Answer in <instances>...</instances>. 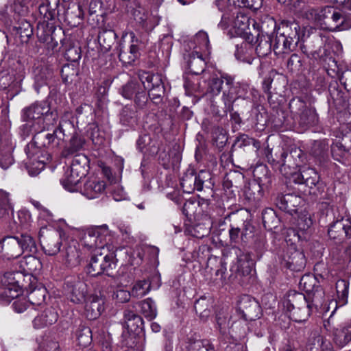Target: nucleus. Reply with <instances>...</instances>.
<instances>
[{"label":"nucleus","instance_id":"52","mask_svg":"<svg viewBox=\"0 0 351 351\" xmlns=\"http://www.w3.org/2000/svg\"><path fill=\"white\" fill-rule=\"evenodd\" d=\"M316 280L315 278L311 275L303 276L300 281V285L306 293H311L313 291Z\"/></svg>","mask_w":351,"mask_h":351},{"label":"nucleus","instance_id":"55","mask_svg":"<svg viewBox=\"0 0 351 351\" xmlns=\"http://www.w3.org/2000/svg\"><path fill=\"white\" fill-rule=\"evenodd\" d=\"M302 60L300 57L293 53L287 62V67L291 71H299L302 68Z\"/></svg>","mask_w":351,"mask_h":351},{"label":"nucleus","instance_id":"5","mask_svg":"<svg viewBox=\"0 0 351 351\" xmlns=\"http://www.w3.org/2000/svg\"><path fill=\"white\" fill-rule=\"evenodd\" d=\"M23 118L24 121L35 120L40 123H45L41 130L48 129L49 125L56 123L58 113L56 110H51L49 104L45 101H36L30 106L23 110Z\"/></svg>","mask_w":351,"mask_h":351},{"label":"nucleus","instance_id":"21","mask_svg":"<svg viewBox=\"0 0 351 351\" xmlns=\"http://www.w3.org/2000/svg\"><path fill=\"white\" fill-rule=\"evenodd\" d=\"M106 188L105 181L97 177H90L84 183L82 194L89 199L98 198L104 193Z\"/></svg>","mask_w":351,"mask_h":351},{"label":"nucleus","instance_id":"20","mask_svg":"<svg viewBox=\"0 0 351 351\" xmlns=\"http://www.w3.org/2000/svg\"><path fill=\"white\" fill-rule=\"evenodd\" d=\"M286 266L294 271H302L306 265V258L304 253L298 250L295 245L289 246L284 255Z\"/></svg>","mask_w":351,"mask_h":351},{"label":"nucleus","instance_id":"48","mask_svg":"<svg viewBox=\"0 0 351 351\" xmlns=\"http://www.w3.org/2000/svg\"><path fill=\"white\" fill-rule=\"evenodd\" d=\"M337 293L340 305H344L348 302L349 284L344 280H339L336 284Z\"/></svg>","mask_w":351,"mask_h":351},{"label":"nucleus","instance_id":"18","mask_svg":"<svg viewBox=\"0 0 351 351\" xmlns=\"http://www.w3.org/2000/svg\"><path fill=\"white\" fill-rule=\"evenodd\" d=\"M330 239L338 242L351 238V221L343 217L332 222L328 230Z\"/></svg>","mask_w":351,"mask_h":351},{"label":"nucleus","instance_id":"17","mask_svg":"<svg viewBox=\"0 0 351 351\" xmlns=\"http://www.w3.org/2000/svg\"><path fill=\"white\" fill-rule=\"evenodd\" d=\"M238 311L245 319L253 320L260 317L261 307L258 302L248 295L240 297L237 304Z\"/></svg>","mask_w":351,"mask_h":351},{"label":"nucleus","instance_id":"24","mask_svg":"<svg viewBox=\"0 0 351 351\" xmlns=\"http://www.w3.org/2000/svg\"><path fill=\"white\" fill-rule=\"evenodd\" d=\"M253 41L254 38H250V36H247L245 40L236 45L234 56L238 60L250 64L252 63L254 60Z\"/></svg>","mask_w":351,"mask_h":351},{"label":"nucleus","instance_id":"10","mask_svg":"<svg viewBox=\"0 0 351 351\" xmlns=\"http://www.w3.org/2000/svg\"><path fill=\"white\" fill-rule=\"evenodd\" d=\"M289 109L293 117L302 127L314 125L317 121L315 110L307 106L306 104L300 97L293 98L290 101Z\"/></svg>","mask_w":351,"mask_h":351},{"label":"nucleus","instance_id":"4","mask_svg":"<svg viewBox=\"0 0 351 351\" xmlns=\"http://www.w3.org/2000/svg\"><path fill=\"white\" fill-rule=\"evenodd\" d=\"M283 32L276 35L274 51L276 55L289 54L295 50L304 32L297 23H291L282 28Z\"/></svg>","mask_w":351,"mask_h":351},{"label":"nucleus","instance_id":"56","mask_svg":"<svg viewBox=\"0 0 351 351\" xmlns=\"http://www.w3.org/2000/svg\"><path fill=\"white\" fill-rule=\"evenodd\" d=\"M152 140L149 135L145 134L138 138L136 142V146L139 151L147 153L150 151L148 146L151 144Z\"/></svg>","mask_w":351,"mask_h":351},{"label":"nucleus","instance_id":"39","mask_svg":"<svg viewBox=\"0 0 351 351\" xmlns=\"http://www.w3.org/2000/svg\"><path fill=\"white\" fill-rule=\"evenodd\" d=\"M141 312L149 320H152L157 315V309L154 302L151 298H147L138 304Z\"/></svg>","mask_w":351,"mask_h":351},{"label":"nucleus","instance_id":"12","mask_svg":"<svg viewBox=\"0 0 351 351\" xmlns=\"http://www.w3.org/2000/svg\"><path fill=\"white\" fill-rule=\"evenodd\" d=\"M24 66L19 62L14 64L5 71L0 73V89H17L25 77Z\"/></svg>","mask_w":351,"mask_h":351},{"label":"nucleus","instance_id":"22","mask_svg":"<svg viewBox=\"0 0 351 351\" xmlns=\"http://www.w3.org/2000/svg\"><path fill=\"white\" fill-rule=\"evenodd\" d=\"M8 259L16 258L22 254V250L16 237H8L0 241V255Z\"/></svg>","mask_w":351,"mask_h":351},{"label":"nucleus","instance_id":"45","mask_svg":"<svg viewBox=\"0 0 351 351\" xmlns=\"http://www.w3.org/2000/svg\"><path fill=\"white\" fill-rule=\"evenodd\" d=\"M75 337L78 344L82 346H86L92 341V333L90 328L80 326L75 332Z\"/></svg>","mask_w":351,"mask_h":351},{"label":"nucleus","instance_id":"61","mask_svg":"<svg viewBox=\"0 0 351 351\" xmlns=\"http://www.w3.org/2000/svg\"><path fill=\"white\" fill-rule=\"evenodd\" d=\"M305 16L308 20L312 21L320 22L323 20L322 10L318 11L317 9L309 8L305 12Z\"/></svg>","mask_w":351,"mask_h":351},{"label":"nucleus","instance_id":"42","mask_svg":"<svg viewBox=\"0 0 351 351\" xmlns=\"http://www.w3.org/2000/svg\"><path fill=\"white\" fill-rule=\"evenodd\" d=\"M186 351H215V347L208 339H197L189 342Z\"/></svg>","mask_w":351,"mask_h":351},{"label":"nucleus","instance_id":"3","mask_svg":"<svg viewBox=\"0 0 351 351\" xmlns=\"http://www.w3.org/2000/svg\"><path fill=\"white\" fill-rule=\"evenodd\" d=\"M71 112H65L60 121L58 128L53 133L42 134L38 132L34 136V141L25 147V151L27 157L31 159L38 153L36 145L40 144L38 141L43 138H45V141L40 145L44 147H56L59 146L66 135V133H69L74 130L73 122L71 120Z\"/></svg>","mask_w":351,"mask_h":351},{"label":"nucleus","instance_id":"32","mask_svg":"<svg viewBox=\"0 0 351 351\" xmlns=\"http://www.w3.org/2000/svg\"><path fill=\"white\" fill-rule=\"evenodd\" d=\"M82 178L66 169L60 180V183L66 190L74 192L77 191L79 182Z\"/></svg>","mask_w":351,"mask_h":351},{"label":"nucleus","instance_id":"49","mask_svg":"<svg viewBox=\"0 0 351 351\" xmlns=\"http://www.w3.org/2000/svg\"><path fill=\"white\" fill-rule=\"evenodd\" d=\"M194 44L195 51L199 49L201 53L202 51L207 50L209 47V39L207 33L203 31L197 33L194 38Z\"/></svg>","mask_w":351,"mask_h":351},{"label":"nucleus","instance_id":"35","mask_svg":"<svg viewBox=\"0 0 351 351\" xmlns=\"http://www.w3.org/2000/svg\"><path fill=\"white\" fill-rule=\"evenodd\" d=\"M13 211L10 194L5 190L0 189V217L12 215Z\"/></svg>","mask_w":351,"mask_h":351},{"label":"nucleus","instance_id":"50","mask_svg":"<svg viewBox=\"0 0 351 351\" xmlns=\"http://www.w3.org/2000/svg\"><path fill=\"white\" fill-rule=\"evenodd\" d=\"M27 0H13L10 3V10L19 15H23L27 12Z\"/></svg>","mask_w":351,"mask_h":351},{"label":"nucleus","instance_id":"57","mask_svg":"<svg viewBox=\"0 0 351 351\" xmlns=\"http://www.w3.org/2000/svg\"><path fill=\"white\" fill-rule=\"evenodd\" d=\"M319 176L318 173L315 174L313 176H312L308 180H306L304 184L311 189L313 187H317L318 192L321 193L324 189V184L319 180Z\"/></svg>","mask_w":351,"mask_h":351},{"label":"nucleus","instance_id":"33","mask_svg":"<svg viewBox=\"0 0 351 351\" xmlns=\"http://www.w3.org/2000/svg\"><path fill=\"white\" fill-rule=\"evenodd\" d=\"M52 75V71L47 68H42L34 71V88L38 93L41 87L47 85Z\"/></svg>","mask_w":351,"mask_h":351},{"label":"nucleus","instance_id":"14","mask_svg":"<svg viewBox=\"0 0 351 351\" xmlns=\"http://www.w3.org/2000/svg\"><path fill=\"white\" fill-rule=\"evenodd\" d=\"M91 258L88 265L86 267V272L92 276H97L103 273H106L110 276V270L112 269V258L110 256L106 255L101 256V253L92 254Z\"/></svg>","mask_w":351,"mask_h":351},{"label":"nucleus","instance_id":"29","mask_svg":"<svg viewBox=\"0 0 351 351\" xmlns=\"http://www.w3.org/2000/svg\"><path fill=\"white\" fill-rule=\"evenodd\" d=\"M88 159L84 154L75 155L72 159L71 165L66 169L78 176L84 177L88 173Z\"/></svg>","mask_w":351,"mask_h":351},{"label":"nucleus","instance_id":"37","mask_svg":"<svg viewBox=\"0 0 351 351\" xmlns=\"http://www.w3.org/2000/svg\"><path fill=\"white\" fill-rule=\"evenodd\" d=\"M324 345V337L317 331H312L306 343L304 351H321Z\"/></svg>","mask_w":351,"mask_h":351},{"label":"nucleus","instance_id":"16","mask_svg":"<svg viewBox=\"0 0 351 351\" xmlns=\"http://www.w3.org/2000/svg\"><path fill=\"white\" fill-rule=\"evenodd\" d=\"M205 171H200L196 175L193 169H188L180 180V185L183 192L186 193H191L195 190L200 191L203 189Z\"/></svg>","mask_w":351,"mask_h":351},{"label":"nucleus","instance_id":"31","mask_svg":"<svg viewBox=\"0 0 351 351\" xmlns=\"http://www.w3.org/2000/svg\"><path fill=\"white\" fill-rule=\"evenodd\" d=\"M301 198L293 194H285L278 195L276 199V204L280 209L283 210H292L300 203Z\"/></svg>","mask_w":351,"mask_h":351},{"label":"nucleus","instance_id":"6","mask_svg":"<svg viewBox=\"0 0 351 351\" xmlns=\"http://www.w3.org/2000/svg\"><path fill=\"white\" fill-rule=\"evenodd\" d=\"M226 89L222 95V101L225 105V111L233 110V104L239 98L249 99L250 86L246 84L236 82L232 75H226Z\"/></svg>","mask_w":351,"mask_h":351},{"label":"nucleus","instance_id":"51","mask_svg":"<svg viewBox=\"0 0 351 351\" xmlns=\"http://www.w3.org/2000/svg\"><path fill=\"white\" fill-rule=\"evenodd\" d=\"M233 24L240 33L244 32L249 27V18L245 14H239L234 19Z\"/></svg>","mask_w":351,"mask_h":351},{"label":"nucleus","instance_id":"26","mask_svg":"<svg viewBox=\"0 0 351 351\" xmlns=\"http://www.w3.org/2000/svg\"><path fill=\"white\" fill-rule=\"evenodd\" d=\"M58 318V314L56 309L49 306L34 318L33 324L36 328H42L55 324Z\"/></svg>","mask_w":351,"mask_h":351},{"label":"nucleus","instance_id":"13","mask_svg":"<svg viewBox=\"0 0 351 351\" xmlns=\"http://www.w3.org/2000/svg\"><path fill=\"white\" fill-rule=\"evenodd\" d=\"M88 254L84 249L80 248V244L75 239H66L63 250V259L66 266L75 267L87 257Z\"/></svg>","mask_w":351,"mask_h":351},{"label":"nucleus","instance_id":"19","mask_svg":"<svg viewBox=\"0 0 351 351\" xmlns=\"http://www.w3.org/2000/svg\"><path fill=\"white\" fill-rule=\"evenodd\" d=\"M131 44L126 47L123 41L119 45V58L123 64H132L140 56L138 40L134 33L130 34Z\"/></svg>","mask_w":351,"mask_h":351},{"label":"nucleus","instance_id":"46","mask_svg":"<svg viewBox=\"0 0 351 351\" xmlns=\"http://www.w3.org/2000/svg\"><path fill=\"white\" fill-rule=\"evenodd\" d=\"M117 34L113 30H104L99 33L98 40L106 49H110L114 44Z\"/></svg>","mask_w":351,"mask_h":351},{"label":"nucleus","instance_id":"62","mask_svg":"<svg viewBox=\"0 0 351 351\" xmlns=\"http://www.w3.org/2000/svg\"><path fill=\"white\" fill-rule=\"evenodd\" d=\"M101 347L102 351H119L117 345H113L111 337L110 336L105 337L101 341Z\"/></svg>","mask_w":351,"mask_h":351},{"label":"nucleus","instance_id":"30","mask_svg":"<svg viewBox=\"0 0 351 351\" xmlns=\"http://www.w3.org/2000/svg\"><path fill=\"white\" fill-rule=\"evenodd\" d=\"M226 75H230L226 73H220L219 76L213 75L208 81V91L213 95H218L221 91L224 93L226 89Z\"/></svg>","mask_w":351,"mask_h":351},{"label":"nucleus","instance_id":"2","mask_svg":"<svg viewBox=\"0 0 351 351\" xmlns=\"http://www.w3.org/2000/svg\"><path fill=\"white\" fill-rule=\"evenodd\" d=\"M324 293L322 289H317L312 295L310 302L302 293L290 291L287 299L284 302V306L291 313V317L296 322H302L310 316L313 306L317 308L324 302Z\"/></svg>","mask_w":351,"mask_h":351},{"label":"nucleus","instance_id":"34","mask_svg":"<svg viewBox=\"0 0 351 351\" xmlns=\"http://www.w3.org/2000/svg\"><path fill=\"white\" fill-rule=\"evenodd\" d=\"M21 267L25 271L33 276V274H36L41 269L42 263L36 256L27 255L21 262Z\"/></svg>","mask_w":351,"mask_h":351},{"label":"nucleus","instance_id":"15","mask_svg":"<svg viewBox=\"0 0 351 351\" xmlns=\"http://www.w3.org/2000/svg\"><path fill=\"white\" fill-rule=\"evenodd\" d=\"M237 256L236 261L233 263L231 270L240 278L247 277L251 275L254 267V262L250 254L244 252L239 247H233Z\"/></svg>","mask_w":351,"mask_h":351},{"label":"nucleus","instance_id":"38","mask_svg":"<svg viewBox=\"0 0 351 351\" xmlns=\"http://www.w3.org/2000/svg\"><path fill=\"white\" fill-rule=\"evenodd\" d=\"M138 119L137 111L132 106H124L120 113V122L123 125L132 126L136 123Z\"/></svg>","mask_w":351,"mask_h":351},{"label":"nucleus","instance_id":"23","mask_svg":"<svg viewBox=\"0 0 351 351\" xmlns=\"http://www.w3.org/2000/svg\"><path fill=\"white\" fill-rule=\"evenodd\" d=\"M84 302L86 315L89 319H97L104 311L105 298L101 295H91Z\"/></svg>","mask_w":351,"mask_h":351},{"label":"nucleus","instance_id":"53","mask_svg":"<svg viewBox=\"0 0 351 351\" xmlns=\"http://www.w3.org/2000/svg\"><path fill=\"white\" fill-rule=\"evenodd\" d=\"M28 173L31 176H38L45 168V163L41 160L27 162L26 166Z\"/></svg>","mask_w":351,"mask_h":351},{"label":"nucleus","instance_id":"28","mask_svg":"<svg viewBox=\"0 0 351 351\" xmlns=\"http://www.w3.org/2000/svg\"><path fill=\"white\" fill-rule=\"evenodd\" d=\"M334 343L339 347L343 348L351 341V322L347 323L340 328H333Z\"/></svg>","mask_w":351,"mask_h":351},{"label":"nucleus","instance_id":"8","mask_svg":"<svg viewBox=\"0 0 351 351\" xmlns=\"http://www.w3.org/2000/svg\"><path fill=\"white\" fill-rule=\"evenodd\" d=\"M23 278V276L19 271L0 273V284L3 287L0 292V299L8 303L17 298L23 286L21 285V279Z\"/></svg>","mask_w":351,"mask_h":351},{"label":"nucleus","instance_id":"60","mask_svg":"<svg viewBox=\"0 0 351 351\" xmlns=\"http://www.w3.org/2000/svg\"><path fill=\"white\" fill-rule=\"evenodd\" d=\"M317 172L313 168H305L304 169L300 174L297 175L298 183L299 184H304V182L308 180L312 176H313Z\"/></svg>","mask_w":351,"mask_h":351},{"label":"nucleus","instance_id":"43","mask_svg":"<svg viewBox=\"0 0 351 351\" xmlns=\"http://www.w3.org/2000/svg\"><path fill=\"white\" fill-rule=\"evenodd\" d=\"M271 51V38L269 36H261L258 39V44L255 48V52L260 58H263Z\"/></svg>","mask_w":351,"mask_h":351},{"label":"nucleus","instance_id":"9","mask_svg":"<svg viewBox=\"0 0 351 351\" xmlns=\"http://www.w3.org/2000/svg\"><path fill=\"white\" fill-rule=\"evenodd\" d=\"M63 289L66 298L75 304L83 303L88 293L86 281L80 276L66 277Z\"/></svg>","mask_w":351,"mask_h":351},{"label":"nucleus","instance_id":"54","mask_svg":"<svg viewBox=\"0 0 351 351\" xmlns=\"http://www.w3.org/2000/svg\"><path fill=\"white\" fill-rule=\"evenodd\" d=\"M84 144V139L78 136H74L71 138L70 141V145L68 149V152L69 154H74L78 151H80Z\"/></svg>","mask_w":351,"mask_h":351},{"label":"nucleus","instance_id":"25","mask_svg":"<svg viewBox=\"0 0 351 351\" xmlns=\"http://www.w3.org/2000/svg\"><path fill=\"white\" fill-rule=\"evenodd\" d=\"M184 58L191 73L199 75L204 71L206 63L199 51H193L191 53H185Z\"/></svg>","mask_w":351,"mask_h":351},{"label":"nucleus","instance_id":"47","mask_svg":"<svg viewBox=\"0 0 351 351\" xmlns=\"http://www.w3.org/2000/svg\"><path fill=\"white\" fill-rule=\"evenodd\" d=\"M150 283L145 280L136 282L131 291L132 297H143L150 291Z\"/></svg>","mask_w":351,"mask_h":351},{"label":"nucleus","instance_id":"7","mask_svg":"<svg viewBox=\"0 0 351 351\" xmlns=\"http://www.w3.org/2000/svg\"><path fill=\"white\" fill-rule=\"evenodd\" d=\"M108 232V227L106 224L87 228L82 239L84 251L87 254L99 253L105 245L104 239Z\"/></svg>","mask_w":351,"mask_h":351},{"label":"nucleus","instance_id":"27","mask_svg":"<svg viewBox=\"0 0 351 351\" xmlns=\"http://www.w3.org/2000/svg\"><path fill=\"white\" fill-rule=\"evenodd\" d=\"M13 149L14 147L10 141L0 139V167L3 169H7L14 164Z\"/></svg>","mask_w":351,"mask_h":351},{"label":"nucleus","instance_id":"58","mask_svg":"<svg viewBox=\"0 0 351 351\" xmlns=\"http://www.w3.org/2000/svg\"><path fill=\"white\" fill-rule=\"evenodd\" d=\"M130 297H132L131 291L130 292L123 289L116 290L112 295L114 299L121 303L128 302Z\"/></svg>","mask_w":351,"mask_h":351},{"label":"nucleus","instance_id":"63","mask_svg":"<svg viewBox=\"0 0 351 351\" xmlns=\"http://www.w3.org/2000/svg\"><path fill=\"white\" fill-rule=\"evenodd\" d=\"M39 351H60V349L57 341H45L40 346Z\"/></svg>","mask_w":351,"mask_h":351},{"label":"nucleus","instance_id":"1","mask_svg":"<svg viewBox=\"0 0 351 351\" xmlns=\"http://www.w3.org/2000/svg\"><path fill=\"white\" fill-rule=\"evenodd\" d=\"M165 92L162 75L142 71L138 80H132L120 89V94L127 99H133L135 106L144 109L149 97L153 101L160 99Z\"/></svg>","mask_w":351,"mask_h":351},{"label":"nucleus","instance_id":"41","mask_svg":"<svg viewBox=\"0 0 351 351\" xmlns=\"http://www.w3.org/2000/svg\"><path fill=\"white\" fill-rule=\"evenodd\" d=\"M322 13L323 15V20H326L324 22L326 24H330V21H332L337 24V27H338L339 23L341 25L343 23V21L341 20V14L332 7H325L322 10Z\"/></svg>","mask_w":351,"mask_h":351},{"label":"nucleus","instance_id":"11","mask_svg":"<svg viewBox=\"0 0 351 351\" xmlns=\"http://www.w3.org/2000/svg\"><path fill=\"white\" fill-rule=\"evenodd\" d=\"M62 232L53 228L43 227L39 232V239L41 247L45 254L55 256L60 251Z\"/></svg>","mask_w":351,"mask_h":351},{"label":"nucleus","instance_id":"40","mask_svg":"<svg viewBox=\"0 0 351 351\" xmlns=\"http://www.w3.org/2000/svg\"><path fill=\"white\" fill-rule=\"evenodd\" d=\"M19 244L21 246L23 253L34 254L37 251V247L34 239L29 235L21 234L16 237Z\"/></svg>","mask_w":351,"mask_h":351},{"label":"nucleus","instance_id":"44","mask_svg":"<svg viewBox=\"0 0 351 351\" xmlns=\"http://www.w3.org/2000/svg\"><path fill=\"white\" fill-rule=\"evenodd\" d=\"M199 206V201L191 198L184 204L182 212L189 218H195L200 213Z\"/></svg>","mask_w":351,"mask_h":351},{"label":"nucleus","instance_id":"36","mask_svg":"<svg viewBox=\"0 0 351 351\" xmlns=\"http://www.w3.org/2000/svg\"><path fill=\"white\" fill-rule=\"evenodd\" d=\"M47 292L46 288L41 285L33 289L30 288V291L28 294V300L32 308H34V306H39L44 302Z\"/></svg>","mask_w":351,"mask_h":351},{"label":"nucleus","instance_id":"64","mask_svg":"<svg viewBox=\"0 0 351 351\" xmlns=\"http://www.w3.org/2000/svg\"><path fill=\"white\" fill-rule=\"evenodd\" d=\"M339 80L348 91L351 90V70L343 71L339 77Z\"/></svg>","mask_w":351,"mask_h":351},{"label":"nucleus","instance_id":"59","mask_svg":"<svg viewBox=\"0 0 351 351\" xmlns=\"http://www.w3.org/2000/svg\"><path fill=\"white\" fill-rule=\"evenodd\" d=\"M30 306H32V304L29 302V300L25 298L18 299L12 304L14 310L17 313L24 312Z\"/></svg>","mask_w":351,"mask_h":351}]
</instances>
